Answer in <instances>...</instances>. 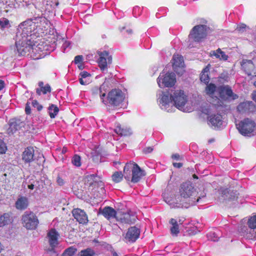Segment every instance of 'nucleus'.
<instances>
[{
    "instance_id": "nucleus-44",
    "label": "nucleus",
    "mask_w": 256,
    "mask_h": 256,
    "mask_svg": "<svg viewBox=\"0 0 256 256\" xmlns=\"http://www.w3.org/2000/svg\"><path fill=\"white\" fill-rule=\"evenodd\" d=\"M32 104L34 107L37 108L38 110H41L42 108V106L40 105L36 100H33Z\"/></svg>"
},
{
    "instance_id": "nucleus-58",
    "label": "nucleus",
    "mask_w": 256,
    "mask_h": 256,
    "mask_svg": "<svg viewBox=\"0 0 256 256\" xmlns=\"http://www.w3.org/2000/svg\"><path fill=\"white\" fill-rule=\"evenodd\" d=\"M127 32H128V33H130V34L132 33V30H127Z\"/></svg>"
},
{
    "instance_id": "nucleus-6",
    "label": "nucleus",
    "mask_w": 256,
    "mask_h": 256,
    "mask_svg": "<svg viewBox=\"0 0 256 256\" xmlns=\"http://www.w3.org/2000/svg\"><path fill=\"white\" fill-rule=\"evenodd\" d=\"M124 177L128 181L132 182H138L146 174L140 166L134 162L126 164L124 169Z\"/></svg>"
},
{
    "instance_id": "nucleus-24",
    "label": "nucleus",
    "mask_w": 256,
    "mask_h": 256,
    "mask_svg": "<svg viewBox=\"0 0 256 256\" xmlns=\"http://www.w3.org/2000/svg\"><path fill=\"white\" fill-rule=\"evenodd\" d=\"M169 223L170 224V233L173 236H177L180 232L179 224L177 220L174 218H171Z\"/></svg>"
},
{
    "instance_id": "nucleus-56",
    "label": "nucleus",
    "mask_w": 256,
    "mask_h": 256,
    "mask_svg": "<svg viewBox=\"0 0 256 256\" xmlns=\"http://www.w3.org/2000/svg\"><path fill=\"white\" fill-rule=\"evenodd\" d=\"M2 249V246L1 244L0 243V252H1Z\"/></svg>"
},
{
    "instance_id": "nucleus-62",
    "label": "nucleus",
    "mask_w": 256,
    "mask_h": 256,
    "mask_svg": "<svg viewBox=\"0 0 256 256\" xmlns=\"http://www.w3.org/2000/svg\"><path fill=\"white\" fill-rule=\"evenodd\" d=\"M78 67H79L80 68H81L82 66H78Z\"/></svg>"
},
{
    "instance_id": "nucleus-30",
    "label": "nucleus",
    "mask_w": 256,
    "mask_h": 256,
    "mask_svg": "<svg viewBox=\"0 0 256 256\" xmlns=\"http://www.w3.org/2000/svg\"><path fill=\"white\" fill-rule=\"evenodd\" d=\"M211 56H214L216 58L220 60H226L228 58L226 53L222 51L220 48H218L216 50H213L210 52Z\"/></svg>"
},
{
    "instance_id": "nucleus-8",
    "label": "nucleus",
    "mask_w": 256,
    "mask_h": 256,
    "mask_svg": "<svg viewBox=\"0 0 256 256\" xmlns=\"http://www.w3.org/2000/svg\"><path fill=\"white\" fill-rule=\"evenodd\" d=\"M157 82L160 88L172 87L176 82V76L172 72H162L158 78Z\"/></svg>"
},
{
    "instance_id": "nucleus-20",
    "label": "nucleus",
    "mask_w": 256,
    "mask_h": 256,
    "mask_svg": "<svg viewBox=\"0 0 256 256\" xmlns=\"http://www.w3.org/2000/svg\"><path fill=\"white\" fill-rule=\"evenodd\" d=\"M22 122L19 120H11L10 121V126L8 130V134H14L21 127Z\"/></svg>"
},
{
    "instance_id": "nucleus-38",
    "label": "nucleus",
    "mask_w": 256,
    "mask_h": 256,
    "mask_svg": "<svg viewBox=\"0 0 256 256\" xmlns=\"http://www.w3.org/2000/svg\"><path fill=\"white\" fill-rule=\"evenodd\" d=\"M50 92V87L49 85L46 84L44 87H42L40 89L36 90V93L40 95L41 94V92H42L44 94H46L48 92Z\"/></svg>"
},
{
    "instance_id": "nucleus-52",
    "label": "nucleus",
    "mask_w": 256,
    "mask_h": 256,
    "mask_svg": "<svg viewBox=\"0 0 256 256\" xmlns=\"http://www.w3.org/2000/svg\"><path fill=\"white\" fill-rule=\"evenodd\" d=\"M4 87V82L2 80H0V90H2Z\"/></svg>"
},
{
    "instance_id": "nucleus-42",
    "label": "nucleus",
    "mask_w": 256,
    "mask_h": 256,
    "mask_svg": "<svg viewBox=\"0 0 256 256\" xmlns=\"http://www.w3.org/2000/svg\"><path fill=\"white\" fill-rule=\"evenodd\" d=\"M234 195H232V194H230L228 192L227 190H226L224 191V196H226V198H230L232 200H234L236 198H238L237 194L234 193ZM224 196V198H225V196Z\"/></svg>"
},
{
    "instance_id": "nucleus-55",
    "label": "nucleus",
    "mask_w": 256,
    "mask_h": 256,
    "mask_svg": "<svg viewBox=\"0 0 256 256\" xmlns=\"http://www.w3.org/2000/svg\"><path fill=\"white\" fill-rule=\"evenodd\" d=\"M113 256H118V255L116 252H114L113 253Z\"/></svg>"
},
{
    "instance_id": "nucleus-14",
    "label": "nucleus",
    "mask_w": 256,
    "mask_h": 256,
    "mask_svg": "<svg viewBox=\"0 0 256 256\" xmlns=\"http://www.w3.org/2000/svg\"><path fill=\"white\" fill-rule=\"evenodd\" d=\"M172 66L174 70L179 75L184 72L183 58L178 54H174L172 58Z\"/></svg>"
},
{
    "instance_id": "nucleus-45",
    "label": "nucleus",
    "mask_w": 256,
    "mask_h": 256,
    "mask_svg": "<svg viewBox=\"0 0 256 256\" xmlns=\"http://www.w3.org/2000/svg\"><path fill=\"white\" fill-rule=\"evenodd\" d=\"M82 61V56H77L74 58L76 64H80Z\"/></svg>"
},
{
    "instance_id": "nucleus-19",
    "label": "nucleus",
    "mask_w": 256,
    "mask_h": 256,
    "mask_svg": "<svg viewBox=\"0 0 256 256\" xmlns=\"http://www.w3.org/2000/svg\"><path fill=\"white\" fill-rule=\"evenodd\" d=\"M240 64L242 69L245 71L246 74L248 76L252 74L254 69V66L252 60H243L241 62Z\"/></svg>"
},
{
    "instance_id": "nucleus-35",
    "label": "nucleus",
    "mask_w": 256,
    "mask_h": 256,
    "mask_svg": "<svg viewBox=\"0 0 256 256\" xmlns=\"http://www.w3.org/2000/svg\"><path fill=\"white\" fill-rule=\"evenodd\" d=\"M106 87H107V86L105 84H102L100 86V88L98 90L100 99H101L102 101L103 102H104L105 104L106 102V100H104V98L106 96Z\"/></svg>"
},
{
    "instance_id": "nucleus-43",
    "label": "nucleus",
    "mask_w": 256,
    "mask_h": 256,
    "mask_svg": "<svg viewBox=\"0 0 256 256\" xmlns=\"http://www.w3.org/2000/svg\"><path fill=\"white\" fill-rule=\"evenodd\" d=\"M6 150V146L4 142L0 139V154L5 153Z\"/></svg>"
},
{
    "instance_id": "nucleus-15",
    "label": "nucleus",
    "mask_w": 256,
    "mask_h": 256,
    "mask_svg": "<svg viewBox=\"0 0 256 256\" xmlns=\"http://www.w3.org/2000/svg\"><path fill=\"white\" fill-rule=\"evenodd\" d=\"M140 234V230L135 226L130 228L124 236L126 242H134L139 237Z\"/></svg>"
},
{
    "instance_id": "nucleus-17",
    "label": "nucleus",
    "mask_w": 256,
    "mask_h": 256,
    "mask_svg": "<svg viewBox=\"0 0 256 256\" xmlns=\"http://www.w3.org/2000/svg\"><path fill=\"white\" fill-rule=\"evenodd\" d=\"M72 214L74 218L80 224H86L88 221V216L86 212L80 208L74 209L72 210Z\"/></svg>"
},
{
    "instance_id": "nucleus-25",
    "label": "nucleus",
    "mask_w": 256,
    "mask_h": 256,
    "mask_svg": "<svg viewBox=\"0 0 256 256\" xmlns=\"http://www.w3.org/2000/svg\"><path fill=\"white\" fill-rule=\"evenodd\" d=\"M253 106V103L252 102L246 101L240 103L238 107V111L240 113H244L248 111Z\"/></svg>"
},
{
    "instance_id": "nucleus-59",
    "label": "nucleus",
    "mask_w": 256,
    "mask_h": 256,
    "mask_svg": "<svg viewBox=\"0 0 256 256\" xmlns=\"http://www.w3.org/2000/svg\"><path fill=\"white\" fill-rule=\"evenodd\" d=\"M254 84L256 87V81L254 82Z\"/></svg>"
},
{
    "instance_id": "nucleus-51",
    "label": "nucleus",
    "mask_w": 256,
    "mask_h": 256,
    "mask_svg": "<svg viewBox=\"0 0 256 256\" xmlns=\"http://www.w3.org/2000/svg\"><path fill=\"white\" fill-rule=\"evenodd\" d=\"M28 187L30 190H34L35 188V185L34 184H31L28 186Z\"/></svg>"
},
{
    "instance_id": "nucleus-61",
    "label": "nucleus",
    "mask_w": 256,
    "mask_h": 256,
    "mask_svg": "<svg viewBox=\"0 0 256 256\" xmlns=\"http://www.w3.org/2000/svg\"><path fill=\"white\" fill-rule=\"evenodd\" d=\"M254 76H256V72H254Z\"/></svg>"
},
{
    "instance_id": "nucleus-32",
    "label": "nucleus",
    "mask_w": 256,
    "mask_h": 256,
    "mask_svg": "<svg viewBox=\"0 0 256 256\" xmlns=\"http://www.w3.org/2000/svg\"><path fill=\"white\" fill-rule=\"evenodd\" d=\"M209 70L208 66H206L202 71L200 76V80L205 84H207L209 82V76L208 74Z\"/></svg>"
},
{
    "instance_id": "nucleus-36",
    "label": "nucleus",
    "mask_w": 256,
    "mask_h": 256,
    "mask_svg": "<svg viewBox=\"0 0 256 256\" xmlns=\"http://www.w3.org/2000/svg\"><path fill=\"white\" fill-rule=\"evenodd\" d=\"M124 176V174L123 175L122 174V172H116L112 175V180L114 182H115L116 183L120 182L122 180Z\"/></svg>"
},
{
    "instance_id": "nucleus-33",
    "label": "nucleus",
    "mask_w": 256,
    "mask_h": 256,
    "mask_svg": "<svg viewBox=\"0 0 256 256\" xmlns=\"http://www.w3.org/2000/svg\"><path fill=\"white\" fill-rule=\"evenodd\" d=\"M48 110L50 118H54L58 114L59 109L56 105L52 104L48 107Z\"/></svg>"
},
{
    "instance_id": "nucleus-2",
    "label": "nucleus",
    "mask_w": 256,
    "mask_h": 256,
    "mask_svg": "<svg viewBox=\"0 0 256 256\" xmlns=\"http://www.w3.org/2000/svg\"><path fill=\"white\" fill-rule=\"evenodd\" d=\"M158 102L162 109L172 112L174 106L184 112L193 111L196 106L188 101V96L181 90H172L170 92H162L160 94Z\"/></svg>"
},
{
    "instance_id": "nucleus-31",
    "label": "nucleus",
    "mask_w": 256,
    "mask_h": 256,
    "mask_svg": "<svg viewBox=\"0 0 256 256\" xmlns=\"http://www.w3.org/2000/svg\"><path fill=\"white\" fill-rule=\"evenodd\" d=\"M10 222L11 219L8 214H4L0 216V227L4 226Z\"/></svg>"
},
{
    "instance_id": "nucleus-39",
    "label": "nucleus",
    "mask_w": 256,
    "mask_h": 256,
    "mask_svg": "<svg viewBox=\"0 0 256 256\" xmlns=\"http://www.w3.org/2000/svg\"><path fill=\"white\" fill-rule=\"evenodd\" d=\"M72 162L76 166H81L80 158L78 155H74L73 156Z\"/></svg>"
},
{
    "instance_id": "nucleus-7",
    "label": "nucleus",
    "mask_w": 256,
    "mask_h": 256,
    "mask_svg": "<svg viewBox=\"0 0 256 256\" xmlns=\"http://www.w3.org/2000/svg\"><path fill=\"white\" fill-rule=\"evenodd\" d=\"M236 126L239 132L245 136H250L254 132L256 126L254 121L248 118L241 120Z\"/></svg>"
},
{
    "instance_id": "nucleus-11",
    "label": "nucleus",
    "mask_w": 256,
    "mask_h": 256,
    "mask_svg": "<svg viewBox=\"0 0 256 256\" xmlns=\"http://www.w3.org/2000/svg\"><path fill=\"white\" fill-rule=\"evenodd\" d=\"M124 99V94L119 90H113L110 91L107 97V100L111 104L119 106Z\"/></svg>"
},
{
    "instance_id": "nucleus-12",
    "label": "nucleus",
    "mask_w": 256,
    "mask_h": 256,
    "mask_svg": "<svg viewBox=\"0 0 256 256\" xmlns=\"http://www.w3.org/2000/svg\"><path fill=\"white\" fill-rule=\"evenodd\" d=\"M22 220L24 226L27 229H34L38 224V220L32 212H25Z\"/></svg>"
},
{
    "instance_id": "nucleus-34",
    "label": "nucleus",
    "mask_w": 256,
    "mask_h": 256,
    "mask_svg": "<svg viewBox=\"0 0 256 256\" xmlns=\"http://www.w3.org/2000/svg\"><path fill=\"white\" fill-rule=\"evenodd\" d=\"M95 176L94 175H90L86 176L84 179V182L85 186L87 187H90L92 186L95 182Z\"/></svg>"
},
{
    "instance_id": "nucleus-46",
    "label": "nucleus",
    "mask_w": 256,
    "mask_h": 256,
    "mask_svg": "<svg viewBox=\"0 0 256 256\" xmlns=\"http://www.w3.org/2000/svg\"><path fill=\"white\" fill-rule=\"evenodd\" d=\"M246 28V26L244 24H241L238 26L237 30L240 32H243L244 30Z\"/></svg>"
},
{
    "instance_id": "nucleus-21",
    "label": "nucleus",
    "mask_w": 256,
    "mask_h": 256,
    "mask_svg": "<svg viewBox=\"0 0 256 256\" xmlns=\"http://www.w3.org/2000/svg\"><path fill=\"white\" fill-rule=\"evenodd\" d=\"M101 214L108 220L114 218H116L117 214L114 209L109 206L106 207L102 209L101 211Z\"/></svg>"
},
{
    "instance_id": "nucleus-49",
    "label": "nucleus",
    "mask_w": 256,
    "mask_h": 256,
    "mask_svg": "<svg viewBox=\"0 0 256 256\" xmlns=\"http://www.w3.org/2000/svg\"><path fill=\"white\" fill-rule=\"evenodd\" d=\"M172 159L176 160H179L180 159V156L178 154H172Z\"/></svg>"
},
{
    "instance_id": "nucleus-16",
    "label": "nucleus",
    "mask_w": 256,
    "mask_h": 256,
    "mask_svg": "<svg viewBox=\"0 0 256 256\" xmlns=\"http://www.w3.org/2000/svg\"><path fill=\"white\" fill-rule=\"evenodd\" d=\"M116 219L118 221H120L122 223L130 224L134 221L135 216L130 212H118L116 214Z\"/></svg>"
},
{
    "instance_id": "nucleus-1",
    "label": "nucleus",
    "mask_w": 256,
    "mask_h": 256,
    "mask_svg": "<svg viewBox=\"0 0 256 256\" xmlns=\"http://www.w3.org/2000/svg\"><path fill=\"white\" fill-rule=\"evenodd\" d=\"M48 26L44 18H36L22 22L18 26L16 42L18 53L24 56L33 49L34 39L42 36Z\"/></svg>"
},
{
    "instance_id": "nucleus-29",
    "label": "nucleus",
    "mask_w": 256,
    "mask_h": 256,
    "mask_svg": "<svg viewBox=\"0 0 256 256\" xmlns=\"http://www.w3.org/2000/svg\"><path fill=\"white\" fill-rule=\"evenodd\" d=\"M114 132L118 134L128 136L132 134V130L130 128H122L120 126L118 125L114 129Z\"/></svg>"
},
{
    "instance_id": "nucleus-4",
    "label": "nucleus",
    "mask_w": 256,
    "mask_h": 256,
    "mask_svg": "<svg viewBox=\"0 0 256 256\" xmlns=\"http://www.w3.org/2000/svg\"><path fill=\"white\" fill-rule=\"evenodd\" d=\"M214 104H205L200 108L202 114L208 116V124L214 128L220 127L223 122L222 117L220 114H214L216 108Z\"/></svg>"
},
{
    "instance_id": "nucleus-37",
    "label": "nucleus",
    "mask_w": 256,
    "mask_h": 256,
    "mask_svg": "<svg viewBox=\"0 0 256 256\" xmlns=\"http://www.w3.org/2000/svg\"><path fill=\"white\" fill-rule=\"evenodd\" d=\"M76 251V248L73 247L69 248L64 251L62 256H73Z\"/></svg>"
},
{
    "instance_id": "nucleus-60",
    "label": "nucleus",
    "mask_w": 256,
    "mask_h": 256,
    "mask_svg": "<svg viewBox=\"0 0 256 256\" xmlns=\"http://www.w3.org/2000/svg\"><path fill=\"white\" fill-rule=\"evenodd\" d=\"M253 100L256 101V98L254 96H253Z\"/></svg>"
},
{
    "instance_id": "nucleus-10",
    "label": "nucleus",
    "mask_w": 256,
    "mask_h": 256,
    "mask_svg": "<svg viewBox=\"0 0 256 256\" xmlns=\"http://www.w3.org/2000/svg\"><path fill=\"white\" fill-rule=\"evenodd\" d=\"M238 98V96L234 94L231 88L228 86H221L218 87V98H216V100L218 102H214V104L215 106H221L222 104L220 102V98L222 100H235Z\"/></svg>"
},
{
    "instance_id": "nucleus-47",
    "label": "nucleus",
    "mask_w": 256,
    "mask_h": 256,
    "mask_svg": "<svg viewBox=\"0 0 256 256\" xmlns=\"http://www.w3.org/2000/svg\"><path fill=\"white\" fill-rule=\"evenodd\" d=\"M56 182L60 186H62L64 184V180L59 176L57 178Z\"/></svg>"
},
{
    "instance_id": "nucleus-48",
    "label": "nucleus",
    "mask_w": 256,
    "mask_h": 256,
    "mask_svg": "<svg viewBox=\"0 0 256 256\" xmlns=\"http://www.w3.org/2000/svg\"><path fill=\"white\" fill-rule=\"evenodd\" d=\"M25 111L26 114H30V108L29 106L28 102H27L26 104Z\"/></svg>"
},
{
    "instance_id": "nucleus-23",
    "label": "nucleus",
    "mask_w": 256,
    "mask_h": 256,
    "mask_svg": "<svg viewBox=\"0 0 256 256\" xmlns=\"http://www.w3.org/2000/svg\"><path fill=\"white\" fill-rule=\"evenodd\" d=\"M28 204V199L26 196L20 197L16 202V207L17 209L22 210L26 209Z\"/></svg>"
},
{
    "instance_id": "nucleus-63",
    "label": "nucleus",
    "mask_w": 256,
    "mask_h": 256,
    "mask_svg": "<svg viewBox=\"0 0 256 256\" xmlns=\"http://www.w3.org/2000/svg\"><path fill=\"white\" fill-rule=\"evenodd\" d=\"M179 222H180V224H182V222H180V220H179Z\"/></svg>"
},
{
    "instance_id": "nucleus-22",
    "label": "nucleus",
    "mask_w": 256,
    "mask_h": 256,
    "mask_svg": "<svg viewBox=\"0 0 256 256\" xmlns=\"http://www.w3.org/2000/svg\"><path fill=\"white\" fill-rule=\"evenodd\" d=\"M206 94L213 98L214 97L216 98H216H218V88H216L214 84H210L207 85L206 88Z\"/></svg>"
},
{
    "instance_id": "nucleus-50",
    "label": "nucleus",
    "mask_w": 256,
    "mask_h": 256,
    "mask_svg": "<svg viewBox=\"0 0 256 256\" xmlns=\"http://www.w3.org/2000/svg\"><path fill=\"white\" fill-rule=\"evenodd\" d=\"M173 165L174 167L177 168H180L182 166V164L180 162H174L173 164Z\"/></svg>"
},
{
    "instance_id": "nucleus-13",
    "label": "nucleus",
    "mask_w": 256,
    "mask_h": 256,
    "mask_svg": "<svg viewBox=\"0 0 256 256\" xmlns=\"http://www.w3.org/2000/svg\"><path fill=\"white\" fill-rule=\"evenodd\" d=\"M99 58L98 62L100 70L102 71L107 68L108 65L112 62V58L108 52L98 50L97 52Z\"/></svg>"
},
{
    "instance_id": "nucleus-41",
    "label": "nucleus",
    "mask_w": 256,
    "mask_h": 256,
    "mask_svg": "<svg viewBox=\"0 0 256 256\" xmlns=\"http://www.w3.org/2000/svg\"><path fill=\"white\" fill-rule=\"evenodd\" d=\"M0 26L2 28H8L10 26L9 20L6 18H2L0 20Z\"/></svg>"
},
{
    "instance_id": "nucleus-40",
    "label": "nucleus",
    "mask_w": 256,
    "mask_h": 256,
    "mask_svg": "<svg viewBox=\"0 0 256 256\" xmlns=\"http://www.w3.org/2000/svg\"><path fill=\"white\" fill-rule=\"evenodd\" d=\"M208 238L211 240L216 242L218 240V236L215 232H210L208 234Z\"/></svg>"
},
{
    "instance_id": "nucleus-28",
    "label": "nucleus",
    "mask_w": 256,
    "mask_h": 256,
    "mask_svg": "<svg viewBox=\"0 0 256 256\" xmlns=\"http://www.w3.org/2000/svg\"><path fill=\"white\" fill-rule=\"evenodd\" d=\"M34 150L32 148H28L24 152L22 159L24 162H28L33 160Z\"/></svg>"
},
{
    "instance_id": "nucleus-27",
    "label": "nucleus",
    "mask_w": 256,
    "mask_h": 256,
    "mask_svg": "<svg viewBox=\"0 0 256 256\" xmlns=\"http://www.w3.org/2000/svg\"><path fill=\"white\" fill-rule=\"evenodd\" d=\"M80 83L82 85H86L90 82V74L86 72H82L79 75Z\"/></svg>"
},
{
    "instance_id": "nucleus-57",
    "label": "nucleus",
    "mask_w": 256,
    "mask_h": 256,
    "mask_svg": "<svg viewBox=\"0 0 256 256\" xmlns=\"http://www.w3.org/2000/svg\"><path fill=\"white\" fill-rule=\"evenodd\" d=\"M193 177L194 178H198V176L196 175V174H194L193 176Z\"/></svg>"
},
{
    "instance_id": "nucleus-9",
    "label": "nucleus",
    "mask_w": 256,
    "mask_h": 256,
    "mask_svg": "<svg viewBox=\"0 0 256 256\" xmlns=\"http://www.w3.org/2000/svg\"><path fill=\"white\" fill-rule=\"evenodd\" d=\"M248 226L242 228L240 232L247 238H256V214L248 219Z\"/></svg>"
},
{
    "instance_id": "nucleus-53",
    "label": "nucleus",
    "mask_w": 256,
    "mask_h": 256,
    "mask_svg": "<svg viewBox=\"0 0 256 256\" xmlns=\"http://www.w3.org/2000/svg\"><path fill=\"white\" fill-rule=\"evenodd\" d=\"M147 150H148V152H151L152 151V149L151 148H147Z\"/></svg>"
},
{
    "instance_id": "nucleus-5",
    "label": "nucleus",
    "mask_w": 256,
    "mask_h": 256,
    "mask_svg": "<svg viewBox=\"0 0 256 256\" xmlns=\"http://www.w3.org/2000/svg\"><path fill=\"white\" fill-rule=\"evenodd\" d=\"M208 30L209 28L204 24H197L194 26L188 35V47H194V42H200L205 39Z\"/></svg>"
},
{
    "instance_id": "nucleus-18",
    "label": "nucleus",
    "mask_w": 256,
    "mask_h": 256,
    "mask_svg": "<svg viewBox=\"0 0 256 256\" xmlns=\"http://www.w3.org/2000/svg\"><path fill=\"white\" fill-rule=\"evenodd\" d=\"M58 232L55 230L52 229L48 232V242L52 248H55L58 244Z\"/></svg>"
},
{
    "instance_id": "nucleus-26",
    "label": "nucleus",
    "mask_w": 256,
    "mask_h": 256,
    "mask_svg": "<svg viewBox=\"0 0 256 256\" xmlns=\"http://www.w3.org/2000/svg\"><path fill=\"white\" fill-rule=\"evenodd\" d=\"M50 42H52V44H56V45L57 44H61L62 42H64L62 44V47L65 50L66 48L70 46V42L67 41H64V38L60 35L57 34L56 36H54L50 40Z\"/></svg>"
},
{
    "instance_id": "nucleus-54",
    "label": "nucleus",
    "mask_w": 256,
    "mask_h": 256,
    "mask_svg": "<svg viewBox=\"0 0 256 256\" xmlns=\"http://www.w3.org/2000/svg\"><path fill=\"white\" fill-rule=\"evenodd\" d=\"M42 86H43V82H39V86L40 87V88L42 87H44Z\"/></svg>"
},
{
    "instance_id": "nucleus-3",
    "label": "nucleus",
    "mask_w": 256,
    "mask_h": 256,
    "mask_svg": "<svg viewBox=\"0 0 256 256\" xmlns=\"http://www.w3.org/2000/svg\"><path fill=\"white\" fill-rule=\"evenodd\" d=\"M196 192L192 184L188 182L183 184L180 190V195L174 197V194L170 192H165L163 194L164 200L172 208L185 207L188 204H194L199 200V196L196 201L195 197Z\"/></svg>"
}]
</instances>
